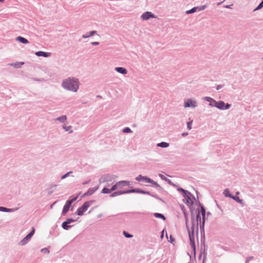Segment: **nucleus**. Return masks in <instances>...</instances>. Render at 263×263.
Segmentation results:
<instances>
[{
	"mask_svg": "<svg viewBox=\"0 0 263 263\" xmlns=\"http://www.w3.org/2000/svg\"><path fill=\"white\" fill-rule=\"evenodd\" d=\"M79 79L74 77L67 78L63 80L61 84L64 89L74 92L79 89Z\"/></svg>",
	"mask_w": 263,
	"mask_h": 263,
	"instance_id": "obj_1",
	"label": "nucleus"
},
{
	"mask_svg": "<svg viewBox=\"0 0 263 263\" xmlns=\"http://www.w3.org/2000/svg\"><path fill=\"white\" fill-rule=\"evenodd\" d=\"M192 222V227L191 229H190L189 227L188 223H187V220L186 219L185 224L186 226V228L189 233V239L190 241V243L191 247L194 251V255H195L196 254V246H195V237H194V231L195 228V223L194 219V218H193Z\"/></svg>",
	"mask_w": 263,
	"mask_h": 263,
	"instance_id": "obj_2",
	"label": "nucleus"
},
{
	"mask_svg": "<svg viewBox=\"0 0 263 263\" xmlns=\"http://www.w3.org/2000/svg\"><path fill=\"white\" fill-rule=\"evenodd\" d=\"M188 194H186V195H183V196L184 198L183 199L184 202L190 208L191 212V218L192 219L194 217V208L193 207L194 200H195V196L189 191Z\"/></svg>",
	"mask_w": 263,
	"mask_h": 263,
	"instance_id": "obj_3",
	"label": "nucleus"
},
{
	"mask_svg": "<svg viewBox=\"0 0 263 263\" xmlns=\"http://www.w3.org/2000/svg\"><path fill=\"white\" fill-rule=\"evenodd\" d=\"M199 206L200 207L201 209V214L202 215V223H200V234H201V241H204L205 239V234H204V224H205V209L204 207V206L200 203L199 202Z\"/></svg>",
	"mask_w": 263,
	"mask_h": 263,
	"instance_id": "obj_4",
	"label": "nucleus"
},
{
	"mask_svg": "<svg viewBox=\"0 0 263 263\" xmlns=\"http://www.w3.org/2000/svg\"><path fill=\"white\" fill-rule=\"evenodd\" d=\"M95 202V200H89L84 202L81 206L78 209L77 211V215L79 216L83 215L84 213L87 210L88 208Z\"/></svg>",
	"mask_w": 263,
	"mask_h": 263,
	"instance_id": "obj_5",
	"label": "nucleus"
},
{
	"mask_svg": "<svg viewBox=\"0 0 263 263\" xmlns=\"http://www.w3.org/2000/svg\"><path fill=\"white\" fill-rule=\"evenodd\" d=\"M35 232V229L32 227L31 231L20 242L19 245L21 246H24L26 245L28 241L30 239L32 236L34 235Z\"/></svg>",
	"mask_w": 263,
	"mask_h": 263,
	"instance_id": "obj_6",
	"label": "nucleus"
},
{
	"mask_svg": "<svg viewBox=\"0 0 263 263\" xmlns=\"http://www.w3.org/2000/svg\"><path fill=\"white\" fill-rule=\"evenodd\" d=\"M231 106V105L228 103H225L223 101H219L216 107L220 110H224L229 109Z\"/></svg>",
	"mask_w": 263,
	"mask_h": 263,
	"instance_id": "obj_7",
	"label": "nucleus"
},
{
	"mask_svg": "<svg viewBox=\"0 0 263 263\" xmlns=\"http://www.w3.org/2000/svg\"><path fill=\"white\" fill-rule=\"evenodd\" d=\"M115 178V176L110 174L104 175L101 176L99 179V181L100 183H102L106 182H110Z\"/></svg>",
	"mask_w": 263,
	"mask_h": 263,
	"instance_id": "obj_8",
	"label": "nucleus"
},
{
	"mask_svg": "<svg viewBox=\"0 0 263 263\" xmlns=\"http://www.w3.org/2000/svg\"><path fill=\"white\" fill-rule=\"evenodd\" d=\"M74 221H76L75 219L71 218H67L66 221L63 222L62 223V228L65 230H68L72 227V226L69 225L68 224Z\"/></svg>",
	"mask_w": 263,
	"mask_h": 263,
	"instance_id": "obj_9",
	"label": "nucleus"
},
{
	"mask_svg": "<svg viewBox=\"0 0 263 263\" xmlns=\"http://www.w3.org/2000/svg\"><path fill=\"white\" fill-rule=\"evenodd\" d=\"M196 212L197 213V214H196V223H195V227L196 229L197 233H198L199 223H200V224L201 223H202L201 218V216H200L201 211H200L199 209H197L196 211Z\"/></svg>",
	"mask_w": 263,
	"mask_h": 263,
	"instance_id": "obj_10",
	"label": "nucleus"
},
{
	"mask_svg": "<svg viewBox=\"0 0 263 263\" xmlns=\"http://www.w3.org/2000/svg\"><path fill=\"white\" fill-rule=\"evenodd\" d=\"M184 106L185 107L195 108L197 106V102L189 99L185 102Z\"/></svg>",
	"mask_w": 263,
	"mask_h": 263,
	"instance_id": "obj_11",
	"label": "nucleus"
},
{
	"mask_svg": "<svg viewBox=\"0 0 263 263\" xmlns=\"http://www.w3.org/2000/svg\"><path fill=\"white\" fill-rule=\"evenodd\" d=\"M203 100L204 101H206L209 102V106L216 107L218 101H216L215 100H214L212 98H211L210 97H205L203 98Z\"/></svg>",
	"mask_w": 263,
	"mask_h": 263,
	"instance_id": "obj_12",
	"label": "nucleus"
},
{
	"mask_svg": "<svg viewBox=\"0 0 263 263\" xmlns=\"http://www.w3.org/2000/svg\"><path fill=\"white\" fill-rule=\"evenodd\" d=\"M155 15L151 12H145L143 13L141 16V18L143 20H148L151 18H154Z\"/></svg>",
	"mask_w": 263,
	"mask_h": 263,
	"instance_id": "obj_13",
	"label": "nucleus"
},
{
	"mask_svg": "<svg viewBox=\"0 0 263 263\" xmlns=\"http://www.w3.org/2000/svg\"><path fill=\"white\" fill-rule=\"evenodd\" d=\"M99 189V186H96L93 188H89L88 191L85 193L83 196H90L93 194Z\"/></svg>",
	"mask_w": 263,
	"mask_h": 263,
	"instance_id": "obj_14",
	"label": "nucleus"
},
{
	"mask_svg": "<svg viewBox=\"0 0 263 263\" xmlns=\"http://www.w3.org/2000/svg\"><path fill=\"white\" fill-rule=\"evenodd\" d=\"M35 54L38 57H48L50 55V52H44L43 51H39L35 53Z\"/></svg>",
	"mask_w": 263,
	"mask_h": 263,
	"instance_id": "obj_15",
	"label": "nucleus"
},
{
	"mask_svg": "<svg viewBox=\"0 0 263 263\" xmlns=\"http://www.w3.org/2000/svg\"><path fill=\"white\" fill-rule=\"evenodd\" d=\"M143 190H142L141 189H140V188L132 189H129V190H126V193H127V194L134 193L143 194Z\"/></svg>",
	"mask_w": 263,
	"mask_h": 263,
	"instance_id": "obj_16",
	"label": "nucleus"
},
{
	"mask_svg": "<svg viewBox=\"0 0 263 263\" xmlns=\"http://www.w3.org/2000/svg\"><path fill=\"white\" fill-rule=\"evenodd\" d=\"M18 209V208L8 209L4 206H0V211L3 212H13Z\"/></svg>",
	"mask_w": 263,
	"mask_h": 263,
	"instance_id": "obj_17",
	"label": "nucleus"
},
{
	"mask_svg": "<svg viewBox=\"0 0 263 263\" xmlns=\"http://www.w3.org/2000/svg\"><path fill=\"white\" fill-rule=\"evenodd\" d=\"M115 70L122 74H126L127 73V70L125 68L122 67H117L115 68Z\"/></svg>",
	"mask_w": 263,
	"mask_h": 263,
	"instance_id": "obj_18",
	"label": "nucleus"
},
{
	"mask_svg": "<svg viewBox=\"0 0 263 263\" xmlns=\"http://www.w3.org/2000/svg\"><path fill=\"white\" fill-rule=\"evenodd\" d=\"M127 194L126 190H124V191H118L115 192L110 195V197H116V196H117L119 195H121L122 194Z\"/></svg>",
	"mask_w": 263,
	"mask_h": 263,
	"instance_id": "obj_19",
	"label": "nucleus"
},
{
	"mask_svg": "<svg viewBox=\"0 0 263 263\" xmlns=\"http://www.w3.org/2000/svg\"><path fill=\"white\" fill-rule=\"evenodd\" d=\"M150 181H151L149 182V183H151L153 184V185H155L157 187V189L159 191H160V192L164 191L163 189L157 182L155 181L154 180H153L152 179H151Z\"/></svg>",
	"mask_w": 263,
	"mask_h": 263,
	"instance_id": "obj_20",
	"label": "nucleus"
},
{
	"mask_svg": "<svg viewBox=\"0 0 263 263\" xmlns=\"http://www.w3.org/2000/svg\"><path fill=\"white\" fill-rule=\"evenodd\" d=\"M24 64V62H17L15 63H9L8 64V65L13 66L16 68H18L21 67L22 65H23Z\"/></svg>",
	"mask_w": 263,
	"mask_h": 263,
	"instance_id": "obj_21",
	"label": "nucleus"
},
{
	"mask_svg": "<svg viewBox=\"0 0 263 263\" xmlns=\"http://www.w3.org/2000/svg\"><path fill=\"white\" fill-rule=\"evenodd\" d=\"M118 185L120 187H121L124 186H129V181L126 180H122L117 182Z\"/></svg>",
	"mask_w": 263,
	"mask_h": 263,
	"instance_id": "obj_22",
	"label": "nucleus"
},
{
	"mask_svg": "<svg viewBox=\"0 0 263 263\" xmlns=\"http://www.w3.org/2000/svg\"><path fill=\"white\" fill-rule=\"evenodd\" d=\"M16 40L17 41L20 42V43H23V44H28L29 43V41L24 37L18 36L16 38Z\"/></svg>",
	"mask_w": 263,
	"mask_h": 263,
	"instance_id": "obj_23",
	"label": "nucleus"
},
{
	"mask_svg": "<svg viewBox=\"0 0 263 263\" xmlns=\"http://www.w3.org/2000/svg\"><path fill=\"white\" fill-rule=\"evenodd\" d=\"M70 206V205H69L66 203L65 204V205L63 206V210L62 212V215H65L68 212V211L69 210Z\"/></svg>",
	"mask_w": 263,
	"mask_h": 263,
	"instance_id": "obj_24",
	"label": "nucleus"
},
{
	"mask_svg": "<svg viewBox=\"0 0 263 263\" xmlns=\"http://www.w3.org/2000/svg\"><path fill=\"white\" fill-rule=\"evenodd\" d=\"M97 33V32L96 31L93 30V31H90L88 34H83L82 35V37L84 39H86V38L90 37L95 34H96Z\"/></svg>",
	"mask_w": 263,
	"mask_h": 263,
	"instance_id": "obj_25",
	"label": "nucleus"
},
{
	"mask_svg": "<svg viewBox=\"0 0 263 263\" xmlns=\"http://www.w3.org/2000/svg\"><path fill=\"white\" fill-rule=\"evenodd\" d=\"M157 146L162 148H166L169 146V143L166 142H161L160 143H158L157 144Z\"/></svg>",
	"mask_w": 263,
	"mask_h": 263,
	"instance_id": "obj_26",
	"label": "nucleus"
},
{
	"mask_svg": "<svg viewBox=\"0 0 263 263\" xmlns=\"http://www.w3.org/2000/svg\"><path fill=\"white\" fill-rule=\"evenodd\" d=\"M154 216L156 218H161V219H163V220H165V219H166L165 217L162 214H161V213H155L154 214Z\"/></svg>",
	"mask_w": 263,
	"mask_h": 263,
	"instance_id": "obj_27",
	"label": "nucleus"
},
{
	"mask_svg": "<svg viewBox=\"0 0 263 263\" xmlns=\"http://www.w3.org/2000/svg\"><path fill=\"white\" fill-rule=\"evenodd\" d=\"M78 196L79 195H77L76 197L72 198L71 199H68L66 201L65 203L70 206L72 203L77 199Z\"/></svg>",
	"mask_w": 263,
	"mask_h": 263,
	"instance_id": "obj_28",
	"label": "nucleus"
},
{
	"mask_svg": "<svg viewBox=\"0 0 263 263\" xmlns=\"http://www.w3.org/2000/svg\"><path fill=\"white\" fill-rule=\"evenodd\" d=\"M66 119H67L66 116L63 115L59 117H58L56 119V120L59 121L60 122L64 123L66 120Z\"/></svg>",
	"mask_w": 263,
	"mask_h": 263,
	"instance_id": "obj_29",
	"label": "nucleus"
},
{
	"mask_svg": "<svg viewBox=\"0 0 263 263\" xmlns=\"http://www.w3.org/2000/svg\"><path fill=\"white\" fill-rule=\"evenodd\" d=\"M223 194L224 195V196L230 197L231 198H232V197L233 196V195L230 194V191L228 189H225L223 192Z\"/></svg>",
	"mask_w": 263,
	"mask_h": 263,
	"instance_id": "obj_30",
	"label": "nucleus"
},
{
	"mask_svg": "<svg viewBox=\"0 0 263 263\" xmlns=\"http://www.w3.org/2000/svg\"><path fill=\"white\" fill-rule=\"evenodd\" d=\"M203 244H204V247H205L204 241H203ZM202 253L203 254V257L202 263H205V259H206V254H207V253L206 252V250H205V248H204ZM201 254H202V252H201V253L200 254V256H199L200 257L201 256Z\"/></svg>",
	"mask_w": 263,
	"mask_h": 263,
	"instance_id": "obj_31",
	"label": "nucleus"
},
{
	"mask_svg": "<svg viewBox=\"0 0 263 263\" xmlns=\"http://www.w3.org/2000/svg\"><path fill=\"white\" fill-rule=\"evenodd\" d=\"M63 128L66 132H69V133H71L72 130H71L72 126H66L65 125H63L62 126Z\"/></svg>",
	"mask_w": 263,
	"mask_h": 263,
	"instance_id": "obj_32",
	"label": "nucleus"
},
{
	"mask_svg": "<svg viewBox=\"0 0 263 263\" xmlns=\"http://www.w3.org/2000/svg\"><path fill=\"white\" fill-rule=\"evenodd\" d=\"M177 190L179 192H181L182 193V195H184H184H186V194H189L188 191L185 190L183 189V188H182L181 187H178L177 188Z\"/></svg>",
	"mask_w": 263,
	"mask_h": 263,
	"instance_id": "obj_33",
	"label": "nucleus"
},
{
	"mask_svg": "<svg viewBox=\"0 0 263 263\" xmlns=\"http://www.w3.org/2000/svg\"><path fill=\"white\" fill-rule=\"evenodd\" d=\"M197 11V8L196 7H194L192 8L191 9L187 10L186 11V13L187 14H192L195 12Z\"/></svg>",
	"mask_w": 263,
	"mask_h": 263,
	"instance_id": "obj_34",
	"label": "nucleus"
},
{
	"mask_svg": "<svg viewBox=\"0 0 263 263\" xmlns=\"http://www.w3.org/2000/svg\"><path fill=\"white\" fill-rule=\"evenodd\" d=\"M232 199L236 201V202L240 203H243V200L242 199H240L239 197L237 196H233L232 197Z\"/></svg>",
	"mask_w": 263,
	"mask_h": 263,
	"instance_id": "obj_35",
	"label": "nucleus"
},
{
	"mask_svg": "<svg viewBox=\"0 0 263 263\" xmlns=\"http://www.w3.org/2000/svg\"><path fill=\"white\" fill-rule=\"evenodd\" d=\"M112 191L111 190V189H107V188H106V187H104L103 189V190H102L101 191V193L102 194H109L110 193H111Z\"/></svg>",
	"mask_w": 263,
	"mask_h": 263,
	"instance_id": "obj_36",
	"label": "nucleus"
},
{
	"mask_svg": "<svg viewBox=\"0 0 263 263\" xmlns=\"http://www.w3.org/2000/svg\"><path fill=\"white\" fill-rule=\"evenodd\" d=\"M263 7V0L259 3V4L256 7L253 11H256L257 10L261 9Z\"/></svg>",
	"mask_w": 263,
	"mask_h": 263,
	"instance_id": "obj_37",
	"label": "nucleus"
},
{
	"mask_svg": "<svg viewBox=\"0 0 263 263\" xmlns=\"http://www.w3.org/2000/svg\"><path fill=\"white\" fill-rule=\"evenodd\" d=\"M122 132L124 133H130L132 132V130L129 127H126L123 129Z\"/></svg>",
	"mask_w": 263,
	"mask_h": 263,
	"instance_id": "obj_38",
	"label": "nucleus"
},
{
	"mask_svg": "<svg viewBox=\"0 0 263 263\" xmlns=\"http://www.w3.org/2000/svg\"><path fill=\"white\" fill-rule=\"evenodd\" d=\"M123 234L126 238H130L133 237V235L132 234L128 233V232L125 231H123Z\"/></svg>",
	"mask_w": 263,
	"mask_h": 263,
	"instance_id": "obj_39",
	"label": "nucleus"
},
{
	"mask_svg": "<svg viewBox=\"0 0 263 263\" xmlns=\"http://www.w3.org/2000/svg\"><path fill=\"white\" fill-rule=\"evenodd\" d=\"M41 252L42 253H43L47 254H48L49 253V252H50L49 250L47 248H45L42 249L41 250Z\"/></svg>",
	"mask_w": 263,
	"mask_h": 263,
	"instance_id": "obj_40",
	"label": "nucleus"
},
{
	"mask_svg": "<svg viewBox=\"0 0 263 263\" xmlns=\"http://www.w3.org/2000/svg\"><path fill=\"white\" fill-rule=\"evenodd\" d=\"M72 173V171H69L68 172H67V173H66L65 174L63 175L62 177H61V179H65L66 177H67L70 174H71Z\"/></svg>",
	"mask_w": 263,
	"mask_h": 263,
	"instance_id": "obj_41",
	"label": "nucleus"
},
{
	"mask_svg": "<svg viewBox=\"0 0 263 263\" xmlns=\"http://www.w3.org/2000/svg\"><path fill=\"white\" fill-rule=\"evenodd\" d=\"M197 8V11H202L205 9L206 6L205 5H201L200 6L196 7Z\"/></svg>",
	"mask_w": 263,
	"mask_h": 263,
	"instance_id": "obj_42",
	"label": "nucleus"
},
{
	"mask_svg": "<svg viewBox=\"0 0 263 263\" xmlns=\"http://www.w3.org/2000/svg\"><path fill=\"white\" fill-rule=\"evenodd\" d=\"M119 187H120L119 186V185H118V183L117 182L115 184H114V185L112 186V187L111 188V191H115Z\"/></svg>",
	"mask_w": 263,
	"mask_h": 263,
	"instance_id": "obj_43",
	"label": "nucleus"
},
{
	"mask_svg": "<svg viewBox=\"0 0 263 263\" xmlns=\"http://www.w3.org/2000/svg\"><path fill=\"white\" fill-rule=\"evenodd\" d=\"M151 178H148L147 177V176H143V179H142V181L144 180L146 182H148L149 183V182H151Z\"/></svg>",
	"mask_w": 263,
	"mask_h": 263,
	"instance_id": "obj_44",
	"label": "nucleus"
},
{
	"mask_svg": "<svg viewBox=\"0 0 263 263\" xmlns=\"http://www.w3.org/2000/svg\"><path fill=\"white\" fill-rule=\"evenodd\" d=\"M143 176L142 175H139L137 177H136V180L138 181H142Z\"/></svg>",
	"mask_w": 263,
	"mask_h": 263,
	"instance_id": "obj_45",
	"label": "nucleus"
},
{
	"mask_svg": "<svg viewBox=\"0 0 263 263\" xmlns=\"http://www.w3.org/2000/svg\"><path fill=\"white\" fill-rule=\"evenodd\" d=\"M166 182H167L170 185H172L173 186H177V185L173 183L171 180L167 178L166 180H165Z\"/></svg>",
	"mask_w": 263,
	"mask_h": 263,
	"instance_id": "obj_46",
	"label": "nucleus"
},
{
	"mask_svg": "<svg viewBox=\"0 0 263 263\" xmlns=\"http://www.w3.org/2000/svg\"><path fill=\"white\" fill-rule=\"evenodd\" d=\"M192 121L188 122L187 123V127L188 129L190 130L192 129Z\"/></svg>",
	"mask_w": 263,
	"mask_h": 263,
	"instance_id": "obj_47",
	"label": "nucleus"
},
{
	"mask_svg": "<svg viewBox=\"0 0 263 263\" xmlns=\"http://www.w3.org/2000/svg\"><path fill=\"white\" fill-rule=\"evenodd\" d=\"M170 240H168V241H170L171 243L173 244L174 242L175 241V239L172 236V235H170Z\"/></svg>",
	"mask_w": 263,
	"mask_h": 263,
	"instance_id": "obj_48",
	"label": "nucleus"
},
{
	"mask_svg": "<svg viewBox=\"0 0 263 263\" xmlns=\"http://www.w3.org/2000/svg\"><path fill=\"white\" fill-rule=\"evenodd\" d=\"M143 194H147V195H150L151 196H152V195H153V193H151L149 191H143Z\"/></svg>",
	"mask_w": 263,
	"mask_h": 263,
	"instance_id": "obj_49",
	"label": "nucleus"
},
{
	"mask_svg": "<svg viewBox=\"0 0 263 263\" xmlns=\"http://www.w3.org/2000/svg\"><path fill=\"white\" fill-rule=\"evenodd\" d=\"M159 176L160 177V178L163 180H166L167 179V178L166 177H165L164 175H163L162 174H159Z\"/></svg>",
	"mask_w": 263,
	"mask_h": 263,
	"instance_id": "obj_50",
	"label": "nucleus"
},
{
	"mask_svg": "<svg viewBox=\"0 0 263 263\" xmlns=\"http://www.w3.org/2000/svg\"><path fill=\"white\" fill-rule=\"evenodd\" d=\"M253 258V256H250V257H248L246 260V262L245 263H249V261L252 260V259Z\"/></svg>",
	"mask_w": 263,
	"mask_h": 263,
	"instance_id": "obj_51",
	"label": "nucleus"
},
{
	"mask_svg": "<svg viewBox=\"0 0 263 263\" xmlns=\"http://www.w3.org/2000/svg\"><path fill=\"white\" fill-rule=\"evenodd\" d=\"M223 86V85H218L216 86V89L217 90H219L220 89H221V88H222Z\"/></svg>",
	"mask_w": 263,
	"mask_h": 263,
	"instance_id": "obj_52",
	"label": "nucleus"
},
{
	"mask_svg": "<svg viewBox=\"0 0 263 263\" xmlns=\"http://www.w3.org/2000/svg\"><path fill=\"white\" fill-rule=\"evenodd\" d=\"M91 44L93 46H97V45H99V42H91Z\"/></svg>",
	"mask_w": 263,
	"mask_h": 263,
	"instance_id": "obj_53",
	"label": "nucleus"
},
{
	"mask_svg": "<svg viewBox=\"0 0 263 263\" xmlns=\"http://www.w3.org/2000/svg\"><path fill=\"white\" fill-rule=\"evenodd\" d=\"M152 197H154L155 198L158 200V199H159V197L156 194H153V195H152Z\"/></svg>",
	"mask_w": 263,
	"mask_h": 263,
	"instance_id": "obj_54",
	"label": "nucleus"
},
{
	"mask_svg": "<svg viewBox=\"0 0 263 263\" xmlns=\"http://www.w3.org/2000/svg\"><path fill=\"white\" fill-rule=\"evenodd\" d=\"M233 5H224L223 6V7L224 8H229V9H231V6H232Z\"/></svg>",
	"mask_w": 263,
	"mask_h": 263,
	"instance_id": "obj_55",
	"label": "nucleus"
},
{
	"mask_svg": "<svg viewBox=\"0 0 263 263\" xmlns=\"http://www.w3.org/2000/svg\"><path fill=\"white\" fill-rule=\"evenodd\" d=\"M90 182V179H89L85 182H84L82 184H83V185H86V184H88Z\"/></svg>",
	"mask_w": 263,
	"mask_h": 263,
	"instance_id": "obj_56",
	"label": "nucleus"
},
{
	"mask_svg": "<svg viewBox=\"0 0 263 263\" xmlns=\"http://www.w3.org/2000/svg\"><path fill=\"white\" fill-rule=\"evenodd\" d=\"M188 133H183L181 135L182 137H185V136H186L187 135H188Z\"/></svg>",
	"mask_w": 263,
	"mask_h": 263,
	"instance_id": "obj_57",
	"label": "nucleus"
},
{
	"mask_svg": "<svg viewBox=\"0 0 263 263\" xmlns=\"http://www.w3.org/2000/svg\"><path fill=\"white\" fill-rule=\"evenodd\" d=\"M158 200H159L160 201H162V202H163L164 203H166V202L160 197H159V199H158Z\"/></svg>",
	"mask_w": 263,
	"mask_h": 263,
	"instance_id": "obj_58",
	"label": "nucleus"
},
{
	"mask_svg": "<svg viewBox=\"0 0 263 263\" xmlns=\"http://www.w3.org/2000/svg\"><path fill=\"white\" fill-rule=\"evenodd\" d=\"M164 232V230H163L161 232V237L162 238L163 237Z\"/></svg>",
	"mask_w": 263,
	"mask_h": 263,
	"instance_id": "obj_59",
	"label": "nucleus"
},
{
	"mask_svg": "<svg viewBox=\"0 0 263 263\" xmlns=\"http://www.w3.org/2000/svg\"><path fill=\"white\" fill-rule=\"evenodd\" d=\"M56 203V202H53L52 204L50 205V208H52L53 205Z\"/></svg>",
	"mask_w": 263,
	"mask_h": 263,
	"instance_id": "obj_60",
	"label": "nucleus"
},
{
	"mask_svg": "<svg viewBox=\"0 0 263 263\" xmlns=\"http://www.w3.org/2000/svg\"><path fill=\"white\" fill-rule=\"evenodd\" d=\"M33 80L34 81H40V80L39 79H35V78H34Z\"/></svg>",
	"mask_w": 263,
	"mask_h": 263,
	"instance_id": "obj_61",
	"label": "nucleus"
},
{
	"mask_svg": "<svg viewBox=\"0 0 263 263\" xmlns=\"http://www.w3.org/2000/svg\"><path fill=\"white\" fill-rule=\"evenodd\" d=\"M222 3H223V2H219V3H217V5H221Z\"/></svg>",
	"mask_w": 263,
	"mask_h": 263,
	"instance_id": "obj_62",
	"label": "nucleus"
},
{
	"mask_svg": "<svg viewBox=\"0 0 263 263\" xmlns=\"http://www.w3.org/2000/svg\"><path fill=\"white\" fill-rule=\"evenodd\" d=\"M236 194V195H238L239 194V192H237Z\"/></svg>",
	"mask_w": 263,
	"mask_h": 263,
	"instance_id": "obj_63",
	"label": "nucleus"
},
{
	"mask_svg": "<svg viewBox=\"0 0 263 263\" xmlns=\"http://www.w3.org/2000/svg\"><path fill=\"white\" fill-rule=\"evenodd\" d=\"M210 214H211L210 212H208V215H210Z\"/></svg>",
	"mask_w": 263,
	"mask_h": 263,
	"instance_id": "obj_64",
	"label": "nucleus"
}]
</instances>
